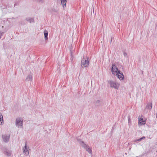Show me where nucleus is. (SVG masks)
<instances>
[{
    "label": "nucleus",
    "mask_w": 157,
    "mask_h": 157,
    "mask_svg": "<svg viewBox=\"0 0 157 157\" xmlns=\"http://www.w3.org/2000/svg\"><path fill=\"white\" fill-rule=\"evenodd\" d=\"M108 83L111 87L117 89H118L120 86V84L118 82L112 80H109L108 81Z\"/></svg>",
    "instance_id": "nucleus-1"
},
{
    "label": "nucleus",
    "mask_w": 157,
    "mask_h": 157,
    "mask_svg": "<svg viewBox=\"0 0 157 157\" xmlns=\"http://www.w3.org/2000/svg\"><path fill=\"white\" fill-rule=\"evenodd\" d=\"M89 60L88 58L85 59L83 58L81 62V66L82 68L87 67L89 65Z\"/></svg>",
    "instance_id": "nucleus-2"
},
{
    "label": "nucleus",
    "mask_w": 157,
    "mask_h": 157,
    "mask_svg": "<svg viewBox=\"0 0 157 157\" xmlns=\"http://www.w3.org/2000/svg\"><path fill=\"white\" fill-rule=\"evenodd\" d=\"M23 121L22 119L21 118H17L16 120V125L19 128H21L23 126Z\"/></svg>",
    "instance_id": "nucleus-3"
},
{
    "label": "nucleus",
    "mask_w": 157,
    "mask_h": 157,
    "mask_svg": "<svg viewBox=\"0 0 157 157\" xmlns=\"http://www.w3.org/2000/svg\"><path fill=\"white\" fill-rule=\"evenodd\" d=\"M111 71L113 74L116 75V73H118L120 71L118 70L115 64H112Z\"/></svg>",
    "instance_id": "nucleus-4"
},
{
    "label": "nucleus",
    "mask_w": 157,
    "mask_h": 157,
    "mask_svg": "<svg viewBox=\"0 0 157 157\" xmlns=\"http://www.w3.org/2000/svg\"><path fill=\"white\" fill-rule=\"evenodd\" d=\"M10 136L9 134H5L2 135V138L3 141L5 143H7L10 140Z\"/></svg>",
    "instance_id": "nucleus-5"
},
{
    "label": "nucleus",
    "mask_w": 157,
    "mask_h": 157,
    "mask_svg": "<svg viewBox=\"0 0 157 157\" xmlns=\"http://www.w3.org/2000/svg\"><path fill=\"white\" fill-rule=\"evenodd\" d=\"M4 154L7 156H10L11 154V151L7 149H5L3 151Z\"/></svg>",
    "instance_id": "nucleus-6"
},
{
    "label": "nucleus",
    "mask_w": 157,
    "mask_h": 157,
    "mask_svg": "<svg viewBox=\"0 0 157 157\" xmlns=\"http://www.w3.org/2000/svg\"><path fill=\"white\" fill-rule=\"evenodd\" d=\"M116 75L117 76L118 78L120 80H123L124 79V75L122 73H121L120 71L118 72V73H116Z\"/></svg>",
    "instance_id": "nucleus-7"
},
{
    "label": "nucleus",
    "mask_w": 157,
    "mask_h": 157,
    "mask_svg": "<svg viewBox=\"0 0 157 157\" xmlns=\"http://www.w3.org/2000/svg\"><path fill=\"white\" fill-rule=\"evenodd\" d=\"M23 152L26 155H28L29 154V151H28V149L26 143H25V146L23 148Z\"/></svg>",
    "instance_id": "nucleus-8"
},
{
    "label": "nucleus",
    "mask_w": 157,
    "mask_h": 157,
    "mask_svg": "<svg viewBox=\"0 0 157 157\" xmlns=\"http://www.w3.org/2000/svg\"><path fill=\"white\" fill-rule=\"evenodd\" d=\"M78 141L81 146L84 148H86L87 147V145L85 144L84 142L82 141L80 139H78Z\"/></svg>",
    "instance_id": "nucleus-9"
},
{
    "label": "nucleus",
    "mask_w": 157,
    "mask_h": 157,
    "mask_svg": "<svg viewBox=\"0 0 157 157\" xmlns=\"http://www.w3.org/2000/svg\"><path fill=\"white\" fill-rule=\"evenodd\" d=\"M152 107V104L151 103L149 102L147 103L146 107V109H147L149 110H151Z\"/></svg>",
    "instance_id": "nucleus-10"
},
{
    "label": "nucleus",
    "mask_w": 157,
    "mask_h": 157,
    "mask_svg": "<svg viewBox=\"0 0 157 157\" xmlns=\"http://www.w3.org/2000/svg\"><path fill=\"white\" fill-rule=\"evenodd\" d=\"M4 124V121L3 116L1 113H0V124L3 125Z\"/></svg>",
    "instance_id": "nucleus-11"
},
{
    "label": "nucleus",
    "mask_w": 157,
    "mask_h": 157,
    "mask_svg": "<svg viewBox=\"0 0 157 157\" xmlns=\"http://www.w3.org/2000/svg\"><path fill=\"white\" fill-rule=\"evenodd\" d=\"M44 39L45 40H48V31H47L46 30H45L44 32Z\"/></svg>",
    "instance_id": "nucleus-12"
},
{
    "label": "nucleus",
    "mask_w": 157,
    "mask_h": 157,
    "mask_svg": "<svg viewBox=\"0 0 157 157\" xmlns=\"http://www.w3.org/2000/svg\"><path fill=\"white\" fill-rule=\"evenodd\" d=\"M61 4L63 6V8L66 7L67 0H60Z\"/></svg>",
    "instance_id": "nucleus-13"
},
{
    "label": "nucleus",
    "mask_w": 157,
    "mask_h": 157,
    "mask_svg": "<svg viewBox=\"0 0 157 157\" xmlns=\"http://www.w3.org/2000/svg\"><path fill=\"white\" fill-rule=\"evenodd\" d=\"M32 76L31 75H28L26 78V81H32Z\"/></svg>",
    "instance_id": "nucleus-14"
},
{
    "label": "nucleus",
    "mask_w": 157,
    "mask_h": 157,
    "mask_svg": "<svg viewBox=\"0 0 157 157\" xmlns=\"http://www.w3.org/2000/svg\"><path fill=\"white\" fill-rule=\"evenodd\" d=\"M26 20L27 21L30 23L33 22L34 21L33 19L31 18L27 17L26 18Z\"/></svg>",
    "instance_id": "nucleus-15"
},
{
    "label": "nucleus",
    "mask_w": 157,
    "mask_h": 157,
    "mask_svg": "<svg viewBox=\"0 0 157 157\" xmlns=\"http://www.w3.org/2000/svg\"><path fill=\"white\" fill-rule=\"evenodd\" d=\"M86 149V150L88 152V153L91 154H92V150L89 147L87 146V147H86V148H85Z\"/></svg>",
    "instance_id": "nucleus-16"
},
{
    "label": "nucleus",
    "mask_w": 157,
    "mask_h": 157,
    "mask_svg": "<svg viewBox=\"0 0 157 157\" xmlns=\"http://www.w3.org/2000/svg\"><path fill=\"white\" fill-rule=\"evenodd\" d=\"M145 136H143V137H142L139 139L136 140H135L134 141V142H137V141L139 142H140L142 140L145 139Z\"/></svg>",
    "instance_id": "nucleus-17"
},
{
    "label": "nucleus",
    "mask_w": 157,
    "mask_h": 157,
    "mask_svg": "<svg viewBox=\"0 0 157 157\" xmlns=\"http://www.w3.org/2000/svg\"><path fill=\"white\" fill-rule=\"evenodd\" d=\"M139 122H140V123H143L144 122H145V121H144V120H143V118H139Z\"/></svg>",
    "instance_id": "nucleus-18"
},
{
    "label": "nucleus",
    "mask_w": 157,
    "mask_h": 157,
    "mask_svg": "<svg viewBox=\"0 0 157 157\" xmlns=\"http://www.w3.org/2000/svg\"><path fill=\"white\" fill-rule=\"evenodd\" d=\"M124 56L125 57H128L127 53L124 52Z\"/></svg>",
    "instance_id": "nucleus-19"
},
{
    "label": "nucleus",
    "mask_w": 157,
    "mask_h": 157,
    "mask_svg": "<svg viewBox=\"0 0 157 157\" xmlns=\"http://www.w3.org/2000/svg\"><path fill=\"white\" fill-rule=\"evenodd\" d=\"M44 1V0H38V2H42Z\"/></svg>",
    "instance_id": "nucleus-20"
},
{
    "label": "nucleus",
    "mask_w": 157,
    "mask_h": 157,
    "mask_svg": "<svg viewBox=\"0 0 157 157\" xmlns=\"http://www.w3.org/2000/svg\"><path fill=\"white\" fill-rule=\"evenodd\" d=\"M17 4H16V3H15L14 4V6H17Z\"/></svg>",
    "instance_id": "nucleus-21"
},
{
    "label": "nucleus",
    "mask_w": 157,
    "mask_h": 157,
    "mask_svg": "<svg viewBox=\"0 0 157 157\" xmlns=\"http://www.w3.org/2000/svg\"><path fill=\"white\" fill-rule=\"evenodd\" d=\"M156 118H157V113H156Z\"/></svg>",
    "instance_id": "nucleus-22"
},
{
    "label": "nucleus",
    "mask_w": 157,
    "mask_h": 157,
    "mask_svg": "<svg viewBox=\"0 0 157 157\" xmlns=\"http://www.w3.org/2000/svg\"><path fill=\"white\" fill-rule=\"evenodd\" d=\"M130 118H128V121L129 122V121H130Z\"/></svg>",
    "instance_id": "nucleus-23"
},
{
    "label": "nucleus",
    "mask_w": 157,
    "mask_h": 157,
    "mask_svg": "<svg viewBox=\"0 0 157 157\" xmlns=\"http://www.w3.org/2000/svg\"><path fill=\"white\" fill-rule=\"evenodd\" d=\"M112 42V38H111V42Z\"/></svg>",
    "instance_id": "nucleus-24"
},
{
    "label": "nucleus",
    "mask_w": 157,
    "mask_h": 157,
    "mask_svg": "<svg viewBox=\"0 0 157 157\" xmlns=\"http://www.w3.org/2000/svg\"><path fill=\"white\" fill-rule=\"evenodd\" d=\"M1 37H0V39H1Z\"/></svg>",
    "instance_id": "nucleus-25"
}]
</instances>
